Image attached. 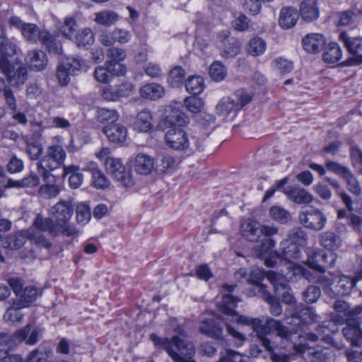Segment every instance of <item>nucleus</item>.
<instances>
[{
  "mask_svg": "<svg viewBox=\"0 0 362 362\" xmlns=\"http://www.w3.org/2000/svg\"><path fill=\"white\" fill-rule=\"evenodd\" d=\"M0 70L6 75L11 86L19 88L28 79L27 69L25 66H19L15 69L10 62L0 60Z\"/></svg>",
  "mask_w": 362,
  "mask_h": 362,
  "instance_id": "nucleus-13",
  "label": "nucleus"
},
{
  "mask_svg": "<svg viewBox=\"0 0 362 362\" xmlns=\"http://www.w3.org/2000/svg\"><path fill=\"white\" fill-rule=\"evenodd\" d=\"M107 171L123 187L133 185V180L129 170H126L121 161L115 158H109L105 161Z\"/></svg>",
  "mask_w": 362,
  "mask_h": 362,
  "instance_id": "nucleus-11",
  "label": "nucleus"
},
{
  "mask_svg": "<svg viewBox=\"0 0 362 362\" xmlns=\"http://www.w3.org/2000/svg\"><path fill=\"white\" fill-rule=\"evenodd\" d=\"M2 42L0 45V60L10 62L7 57H12L16 54L17 47L15 43L11 42L4 35H1Z\"/></svg>",
  "mask_w": 362,
  "mask_h": 362,
  "instance_id": "nucleus-42",
  "label": "nucleus"
},
{
  "mask_svg": "<svg viewBox=\"0 0 362 362\" xmlns=\"http://www.w3.org/2000/svg\"><path fill=\"white\" fill-rule=\"evenodd\" d=\"M281 274H276L270 271L268 273V280L273 285L274 291L278 298H281L282 300L287 304L295 303V298L290 292V288L284 282L283 278L290 279L289 272H286L283 269H280Z\"/></svg>",
  "mask_w": 362,
  "mask_h": 362,
  "instance_id": "nucleus-9",
  "label": "nucleus"
},
{
  "mask_svg": "<svg viewBox=\"0 0 362 362\" xmlns=\"http://www.w3.org/2000/svg\"><path fill=\"white\" fill-rule=\"evenodd\" d=\"M177 167L175 159L169 155H163L157 158L155 172L157 174L169 173Z\"/></svg>",
  "mask_w": 362,
  "mask_h": 362,
  "instance_id": "nucleus-33",
  "label": "nucleus"
},
{
  "mask_svg": "<svg viewBox=\"0 0 362 362\" xmlns=\"http://www.w3.org/2000/svg\"><path fill=\"white\" fill-rule=\"evenodd\" d=\"M280 245L282 254L279 255L274 251L270 258L266 259L265 265L268 267H274L277 265L280 267L285 266L288 270V272H291L293 275L301 274L305 279L310 281L309 272L305 268L294 264L291 261L292 259L299 257L300 245L296 244L289 238L281 242Z\"/></svg>",
  "mask_w": 362,
  "mask_h": 362,
  "instance_id": "nucleus-5",
  "label": "nucleus"
},
{
  "mask_svg": "<svg viewBox=\"0 0 362 362\" xmlns=\"http://www.w3.org/2000/svg\"><path fill=\"white\" fill-rule=\"evenodd\" d=\"M240 300L230 294L224 295L221 301L218 303L219 310L224 314L231 316L232 321L243 325L251 326L255 332L259 336L267 333L276 332L281 338L287 339L291 334L286 327L279 321L268 318L264 323L259 318H252L244 315H238L235 313L237 303Z\"/></svg>",
  "mask_w": 362,
  "mask_h": 362,
  "instance_id": "nucleus-1",
  "label": "nucleus"
},
{
  "mask_svg": "<svg viewBox=\"0 0 362 362\" xmlns=\"http://www.w3.org/2000/svg\"><path fill=\"white\" fill-rule=\"evenodd\" d=\"M199 330L202 334L215 339L221 338L223 332L222 328L214 317L203 320Z\"/></svg>",
  "mask_w": 362,
  "mask_h": 362,
  "instance_id": "nucleus-30",
  "label": "nucleus"
},
{
  "mask_svg": "<svg viewBox=\"0 0 362 362\" xmlns=\"http://www.w3.org/2000/svg\"><path fill=\"white\" fill-rule=\"evenodd\" d=\"M326 168L328 170L341 176V177L350 171V169L346 166L331 160L326 162Z\"/></svg>",
  "mask_w": 362,
  "mask_h": 362,
  "instance_id": "nucleus-62",
  "label": "nucleus"
},
{
  "mask_svg": "<svg viewBox=\"0 0 362 362\" xmlns=\"http://www.w3.org/2000/svg\"><path fill=\"white\" fill-rule=\"evenodd\" d=\"M164 93V88L156 83L145 84L139 89L141 97L151 100H156L162 98Z\"/></svg>",
  "mask_w": 362,
  "mask_h": 362,
  "instance_id": "nucleus-29",
  "label": "nucleus"
},
{
  "mask_svg": "<svg viewBox=\"0 0 362 362\" xmlns=\"http://www.w3.org/2000/svg\"><path fill=\"white\" fill-rule=\"evenodd\" d=\"M291 317L294 320V325L299 326L300 324H308L314 322L317 315L311 308H304L299 312L293 313Z\"/></svg>",
  "mask_w": 362,
  "mask_h": 362,
  "instance_id": "nucleus-35",
  "label": "nucleus"
},
{
  "mask_svg": "<svg viewBox=\"0 0 362 362\" xmlns=\"http://www.w3.org/2000/svg\"><path fill=\"white\" fill-rule=\"evenodd\" d=\"M92 184L97 189H106L110 185V181L100 170L92 176Z\"/></svg>",
  "mask_w": 362,
  "mask_h": 362,
  "instance_id": "nucleus-60",
  "label": "nucleus"
},
{
  "mask_svg": "<svg viewBox=\"0 0 362 362\" xmlns=\"http://www.w3.org/2000/svg\"><path fill=\"white\" fill-rule=\"evenodd\" d=\"M337 255L331 252L327 255L325 251L318 250L314 251L307 259L308 267L320 273L325 272V267H333L335 264Z\"/></svg>",
  "mask_w": 362,
  "mask_h": 362,
  "instance_id": "nucleus-16",
  "label": "nucleus"
},
{
  "mask_svg": "<svg viewBox=\"0 0 362 362\" xmlns=\"http://www.w3.org/2000/svg\"><path fill=\"white\" fill-rule=\"evenodd\" d=\"M38 172L41 175L44 182L39 188V194L47 199L56 197L62 190V182L57 177L54 176L50 172Z\"/></svg>",
  "mask_w": 362,
  "mask_h": 362,
  "instance_id": "nucleus-15",
  "label": "nucleus"
},
{
  "mask_svg": "<svg viewBox=\"0 0 362 362\" xmlns=\"http://www.w3.org/2000/svg\"><path fill=\"white\" fill-rule=\"evenodd\" d=\"M346 326L343 329V334L353 345L357 346L362 338V331L359 327L360 322L355 317L346 319Z\"/></svg>",
  "mask_w": 362,
  "mask_h": 362,
  "instance_id": "nucleus-24",
  "label": "nucleus"
},
{
  "mask_svg": "<svg viewBox=\"0 0 362 362\" xmlns=\"http://www.w3.org/2000/svg\"><path fill=\"white\" fill-rule=\"evenodd\" d=\"M156 161L153 157L145 153H139L136 156L133 168L139 174L149 175L155 171Z\"/></svg>",
  "mask_w": 362,
  "mask_h": 362,
  "instance_id": "nucleus-19",
  "label": "nucleus"
},
{
  "mask_svg": "<svg viewBox=\"0 0 362 362\" xmlns=\"http://www.w3.org/2000/svg\"><path fill=\"white\" fill-rule=\"evenodd\" d=\"M103 132L108 140L115 144L125 141L128 135L127 127L120 123L106 125L103 127Z\"/></svg>",
  "mask_w": 362,
  "mask_h": 362,
  "instance_id": "nucleus-18",
  "label": "nucleus"
},
{
  "mask_svg": "<svg viewBox=\"0 0 362 362\" xmlns=\"http://www.w3.org/2000/svg\"><path fill=\"white\" fill-rule=\"evenodd\" d=\"M30 328L31 325L28 324L17 330L12 336L6 334H0V359L4 357L10 349L23 341V339L30 333Z\"/></svg>",
  "mask_w": 362,
  "mask_h": 362,
  "instance_id": "nucleus-12",
  "label": "nucleus"
},
{
  "mask_svg": "<svg viewBox=\"0 0 362 362\" xmlns=\"http://www.w3.org/2000/svg\"><path fill=\"white\" fill-rule=\"evenodd\" d=\"M94 78L98 82L106 83L111 80V75L107 66H100L95 69Z\"/></svg>",
  "mask_w": 362,
  "mask_h": 362,
  "instance_id": "nucleus-63",
  "label": "nucleus"
},
{
  "mask_svg": "<svg viewBox=\"0 0 362 362\" xmlns=\"http://www.w3.org/2000/svg\"><path fill=\"white\" fill-rule=\"evenodd\" d=\"M97 119L107 125L115 124L119 119V114L115 109L99 108L96 114Z\"/></svg>",
  "mask_w": 362,
  "mask_h": 362,
  "instance_id": "nucleus-40",
  "label": "nucleus"
},
{
  "mask_svg": "<svg viewBox=\"0 0 362 362\" xmlns=\"http://www.w3.org/2000/svg\"><path fill=\"white\" fill-rule=\"evenodd\" d=\"M320 289L316 286H310L303 292L304 299L309 303L316 302L320 297Z\"/></svg>",
  "mask_w": 362,
  "mask_h": 362,
  "instance_id": "nucleus-61",
  "label": "nucleus"
},
{
  "mask_svg": "<svg viewBox=\"0 0 362 362\" xmlns=\"http://www.w3.org/2000/svg\"><path fill=\"white\" fill-rule=\"evenodd\" d=\"M110 74L113 76H123L125 74L127 69L125 66L120 62L107 61L105 63Z\"/></svg>",
  "mask_w": 362,
  "mask_h": 362,
  "instance_id": "nucleus-64",
  "label": "nucleus"
},
{
  "mask_svg": "<svg viewBox=\"0 0 362 362\" xmlns=\"http://www.w3.org/2000/svg\"><path fill=\"white\" fill-rule=\"evenodd\" d=\"M84 62L78 58L67 57L59 65L57 71V77L62 85H66L69 82L71 76L78 74L83 69Z\"/></svg>",
  "mask_w": 362,
  "mask_h": 362,
  "instance_id": "nucleus-10",
  "label": "nucleus"
},
{
  "mask_svg": "<svg viewBox=\"0 0 362 362\" xmlns=\"http://www.w3.org/2000/svg\"><path fill=\"white\" fill-rule=\"evenodd\" d=\"M267 49V43L259 37H252L247 45V52L252 57H258L263 54Z\"/></svg>",
  "mask_w": 362,
  "mask_h": 362,
  "instance_id": "nucleus-38",
  "label": "nucleus"
},
{
  "mask_svg": "<svg viewBox=\"0 0 362 362\" xmlns=\"http://www.w3.org/2000/svg\"><path fill=\"white\" fill-rule=\"evenodd\" d=\"M25 60L27 65L33 71H42L47 65V56L41 50L30 51L28 52Z\"/></svg>",
  "mask_w": 362,
  "mask_h": 362,
  "instance_id": "nucleus-21",
  "label": "nucleus"
},
{
  "mask_svg": "<svg viewBox=\"0 0 362 362\" xmlns=\"http://www.w3.org/2000/svg\"><path fill=\"white\" fill-rule=\"evenodd\" d=\"M299 17L298 11L288 7L283 8L279 14V23L284 29H289L293 27Z\"/></svg>",
  "mask_w": 362,
  "mask_h": 362,
  "instance_id": "nucleus-31",
  "label": "nucleus"
},
{
  "mask_svg": "<svg viewBox=\"0 0 362 362\" xmlns=\"http://www.w3.org/2000/svg\"><path fill=\"white\" fill-rule=\"evenodd\" d=\"M243 235L248 240L257 242L262 235L272 237L278 233V228L274 226L262 225L253 219H247L241 225Z\"/></svg>",
  "mask_w": 362,
  "mask_h": 362,
  "instance_id": "nucleus-8",
  "label": "nucleus"
},
{
  "mask_svg": "<svg viewBox=\"0 0 362 362\" xmlns=\"http://www.w3.org/2000/svg\"><path fill=\"white\" fill-rule=\"evenodd\" d=\"M185 88L187 91L193 95L201 93L204 89V80L202 77L199 76L189 77L185 83Z\"/></svg>",
  "mask_w": 362,
  "mask_h": 362,
  "instance_id": "nucleus-47",
  "label": "nucleus"
},
{
  "mask_svg": "<svg viewBox=\"0 0 362 362\" xmlns=\"http://www.w3.org/2000/svg\"><path fill=\"white\" fill-rule=\"evenodd\" d=\"M66 158V153L60 145H52L47 148L45 154L37 163L38 171L52 172L62 166Z\"/></svg>",
  "mask_w": 362,
  "mask_h": 362,
  "instance_id": "nucleus-7",
  "label": "nucleus"
},
{
  "mask_svg": "<svg viewBox=\"0 0 362 362\" xmlns=\"http://www.w3.org/2000/svg\"><path fill=\"white\" fill-rule=\"evenodd\" d=\"M63 177L69 175V184L71 188L77 189L83 183V175L80 173V168L78 165H64Z\"/></svg>",
  "mask_w": 362,
  "mask_h": 362,
  "instance_id": "nucleus-32",
  "label": "nucleus"
},
{
  "mask_svg": "<svg viewBox=\"0 0 362 362\" xmlns=\"http://www.w3.org/2000/svg\"><path fill=\"white\" fill-rule=\"evenodd\" d=\"M268 273L265 274V272L259 269L256 268L251 271L250 277L248 279V281L252 284H255L257 286L259 292L262 294V289L260 288L261 286H264L263 284H260V281L264 278L265 276L268 278Z\"/></svg>",
  "mask_w": 362,
  "mask_h": 362,
  "instance_id": "nucleus-59",
  "label": "nucleus"
},
{
  "mask_svg": "<svg viewBox=\"0 0 362 362\" xmlns=\"http://www.w3.org/2000/svg\"><path fill=\"white\" fill-rule=\"evenodd\" d=\"M33 226L40 231H48L53 236H58L60 230L51 218H43L37 214L34 220Z\"/></svg>",
  "mask_w": 362,
  "mask_h": 362,
  "instance_id": "nucleus-28",
  "label": "nucleus"
},
{
  "mask_svg": "<svg viewBox=\"0 0 362 362\" xmlns=\"http://www.w3.org/2000/svg\"><path fill=\"white\" fill-rule=\"evenodd\" d=\"M345 182L347 189L352 194L358 196L361 194V187L356 176L350 170L342 177Z\"/></svg>",
  "mask_w": 362,
  "mask_h": 362,
  "instance_id": "nucleus-49",
  "label": "nucleus"
},
{
  "mask_svg": "<svg viewBox=\"0 0 362 362\" xmlns=\"http://www.w3.org/2000/svg\"><path fill=\"white\" fill-rule=\"evenodd\" d=\"M8 24L21 30L25 40L30 44L42 43L50 52L61 54L62 46L56 41L55 36L47 30H42L35 23H24L19 17L9 18Z\"/></svg>",
  "mask_w": 362,
  "mask_h": 362,
  "instance_id": "nucleus-4",
  "label": "nucleus"
},
{
  "mask_svg": "<svg viewBox=\"0 0 362 362\" xmlns=\"http://www.w3.org/2000/svg\"><path fill=\"white\" fill-rule=\"evenodd\" d=\"M39 126L42 128L68 129L71 124L66 119L61 117H53L41 122Z\"/></svg>",
  "mask_w": 362,
  "mask_h": 362,
  "instance_id": "nucleus-46",
  "label": "nucleus"
},
{
  "mask_svg": "<svg viewBox=\"0 0 362 362\" xmlns=\"http://www.w3.org/2000/svg\"><path fill=\"white\" fill-rule=\"evenodd\" d=\"M119 16L112 11H103L95 14V22L100 25L110 26L117 23Z\"/></svg>",
  "mask_w": 362,
  "mask_h": 362,
  "instance_id": "nucleus-39",
  "label": "nucleus"
},
{
  "mask_svg": "<svg viewBox=\"0 0 362 362\" xmlns=\"http://www.w3.org/2000/svg\"><path fill=\"white\" fill-rule=\"evenodd\" d=\"M76 24L74 18L66 17L60 27V31L67 38H71L76 31Z\"/></svg>",
  "mask_w": 362,
  "mask_h": 362,
  "instance_id": "nucleus-56",
  "label": "nucleus"
},
{
  "mask_svg": "<svg viewBox=\"0 0 362 362\" xmlns=\"http://www.w3.org/2000/svg\"><path fill=\"white\" fill-rule=\"evenodd\" d=\"M37 296V290L34 286H26L17 296L18 300H13L21 307L28 308L34 302Z\"/></svg>",
  "mask_w": 362,
  "mask_h": 362,
  "instance_id": "nucleus-37",
  "label": "nucleus"
},
{
  "mask_svg": "<svg viewBox=\"0 0 362 362\" xmlns=\"http://www.w3.org/2000/svg\"><path fill=\"white\" fill-rule=\"evenodd\" d=\"M238 112V106L232 97L222 98L216 106V113L220 117H227L231 114L235 115Z\"/></svg>",
  "mask_w": 362,
  "mask_h": 362,
  "instance_id": "nucleus-25",
  "label": "nucleus"
},
{
  "mask_svg": "<svg viewBox=\"0 0 362 362\" xmlns=\"http://www.w3.org/2000/svg\"><path fill=\"white\" fill-rule=\"evenodd\" d=\"M276 242L271 237H267L260 240V243L255 245L252 250V255L259 259H264V261L267 258H270L274 252H272V250L275 247Z\"/></svg>",
  "mask_w": 362,
  "mask_h": 362,
  "instance_id": "nucleus-23",
  "label": "nucleus"
},
{
  "mask_svg": "<svg viewBox=\"0 0 362 362\" xmlns=\"http://www.w3.org/2000/svg\"><path fill=\"white\" fill-rule=\"evenodd\" d=\"M262 289V298L270 305V312L274 316H279L282 313V308L279 303L266 290V287L261 286Z\"/></svg>",
  "mask_w": 362,
  "mask_h": 362,
  "instance_id": "nucleus-51",
  "label": "nucleus"
},
{
  "mask_svg": "<svg viewBox=\"0 0 362 362\" xmlns=\"http://www.w3.org/2000/svg\"><path fill=\"white\" fill-rule=\"evenodd\" d=\"M74 206L70 201L61 200L50 209V214L55 219V223L62 235L67 237H76L78 234L76 228L70 224Z\"/></svg>",
  "mask_w": 362,
  "mask_h": 362,
  "instance_id": "nucleus-6",
  "label": "nucleus"
},
{
  "mask_svg": "<svg viewBox=\"0 0 362 362\" xmlns=\"http://www.w3.org/2000/svg\"><path fill=\"white\" fill-rule=\"evenodd\" d=\"M341 56L342 52L339 45L336 42H331L323 54V60L329 64H335L341 59Z\"/></svg>",
  "mask_w": 362,
  "mask_h": 362,
  "instance_id": "nucleus-41",
  "label": "nucleus"
},
{
  "mask_svg": "<svg viewBox=\"0 0 362 362\" xmlns=\"http://www.w3.org/2000/svg\"><path fill=\"white\" fill-rule=\"evenodd\" d=\"M218 362H250V358L239 352L227 350L226 354L223 355Z\"/></svg>",
  "mask_w": 362,
  "mask_h": 362,
  "instance_id": "nucleus-53",
  "label": "nucleus"
},
{
  "mask_svg": "<svg viewBox=\"0 0 362 362\" xmlns=\"http://www.w3.org/2000/svg\"><path fill=\"white\" fill-rule=\"evenodd\" d=\"M320 245L329 251L337 250L341 245V240L335 233L326 231L320 235Z\"/></svg>",
  "mask_w": 362,
  "mask_h": 362,
  "instance_id": "nucleus-36",
  "label": "nucleus"
},
{
  "mask_svg": "<svg viewBox=\"0 0 362 362\" xmlns=\"http://www.w3.org/2000/svg\"><path fill=\"white\" fill-rule=\"evenodd\" d=\"M300 223L305 228L320 230L325 226L327 218L322 212L316 209H308L299 213Z\"/></svg>",
  "mask_w": 362,
  "mask_h": 362,
  "instance_id": "nucleus-14",
  "label": "nucleus"
},
{
  "mask_svg": "<svg viewBox=\"0 0 362 362\" xmlns=\"http://www.w3.org/2000/svg\"><path fill=\"white\" fill-rule=\"evenodd\" d=\"M28 238L33 241L35 244L40 247L45 248H50L52 244L50 242L42 235L38 232H34L33 230H29L26 232Z\"/></svg>",
  "mask_w": 362,
  "mask_h": 362,
  "instance_id": "nucleus-54",
  "label": "nucleus"
},
{
  "mask_svg": "<svg viewBox=\"0 0 362 362\" xmlns=\"http://www.w3.org/2000/svg\"><path fill=\"white\" fill-rule=\"evenodd\" d=\"M177 335L170 340L166 338L158 337L155 334L150 335V339L155 345L164 349L168 355L177 362H196L192 359L195 349L193 344L185 339L184 330L178 327L175 330Z\"/></svg>",
  "mask_w": 362,
  "mask_h": 362,
  "instance_id": "nucleus-3",
  "label": "nucleus"
},
{
  "mask_svg": "<svg viewBox=\"0 0 362 362\" xmlns=\"http://www.w3.org/2000/svg\"><path fill=\"white\" fill-rule=\"evenodd\" d=\"M209 74L212 81L220 82L227 76V69L219 61L213 62L209 66Z\"/></svg>",
  "mask_w": 362,
  "mask_h": 362,
  "instance_id": "nucleus-43",
  "label": "nucleus"
},
{
  "mask_svg": "<svg viewBox=\"0 0 362 362\" xmlns=\"http://www.w3.org/2000/svg\"><path fill=\"white\" fill-rule=\"evenodd\" d=\"M300 13L306 22L316 21L320 16V7L317 0H303L300 3Z\"/></svg>",
  "mask_w": 362,
  "mask_h": 362,
  "instance_id": "nucleus-20",
  "label": "nucleus"
},
{
  "mask_svg": "<svg viewBox=\"0 0 362 362\" xmlns=\"http://www.w3.org/2000/svg\"><path fill=\"white\" fill-rule=\"evenodd\" d=\"M185 75V70L181 66L175 67L169 74V84L173 88L179 87L183 83Z\"/></svg>",
  "mask_w": 362,
  "mask_h": 362,
  "instance_id": "nucleus-50",
  "label": "nucleus"
},
{
  "mask_svg": "<svg viewBox=\"0 0 362 362\" xmlns=\"http://www.w3.org/2000/svg\"><path fill=\"white\" fill-rule=\"evenodd\" d=\"M325 44V40L320 33H310L302 40L303 49L309 53L320 52Z\"/></svg>",
  "mask_w": 362,
  "mask_h": 362,
  "instance_id": "nucleus-22",
  "label": "nucleus"
},
{
  "mask_svg": "<svg viewBox=\"0 0 362 362\" xmlns=\"http://www.w3.org/2000/svg\"><path fill=\"white\" fill-rule=\"evenodd\" d=\"M240 47L241 43L238 40L229 39L222 47L221 55L226 58L233 57L240 52Z\"/></svg>",
  "mask_w": 362,
  "mask_h": 362,
  "instance_id": "nucleus-44",
  "label": "nucleus"
},
{
  "mask_svg": "<svg viewBox=\"0 0 362 362\" xmlns=\"http://www.w3.org/2000/svg\"><path fill=\"white\" fill-rule=\"evenodd\" d=\"M181 104L174 103L168 107V114L160 122V127L168 129L165 141L168 146L175 151H187L189 149L190 144L187 133L180 127L189 123L188 117L180 110Z\"/></svg>",
  "mask_w": 362,
  "mask_h": 362,
  "instance_id": "nucleus-2",
  "label": "nucleus"
},
{
  "mask_svg": "<svg viewBox=\"0 0 362 362\" xmlns=\"http://www.w3.org/2000/svg\"><path fill=\"white\" fill-rule=\"evenodd\" d=\"M90 218V211L88 205L82 203L76 207V220L78 223L85 224Z\"/></svg>",
  "mask_w": 362,
  "mask_h": 362,
  "instance_id": "nucleus-58",
  "label": "nucleus"
},
{
  "mask_svg": "<svg viewBox=\"0 0 362 362\" xmlns=\"http://www.w3.org/2000/svg\"><path fill=\"white\" fill-rule=\"evenodd\" d=\"M93 42V33L90 28H84L76 36V43L79 47H86L92 45Z\"/></svg>",
  "mask_w": 362,
  "mask_h": 362,
  "instance_id": "nucleus-48",
  "label": "nucleus"
},
{
  "mask_svg": "<svg viewBox=\"0 0 362 362\" xmlns=\"http://www.w3.org/2000/svg\"><path fill=\"white\" fill-rule=\"evenodd\" d=\"M269 216L275 221L286 223L291 220L290 213L280 206H273L269 209Z\"/></svg>",
  "mask_w": 362,
  "mask_h": 362,
  "instance_id": "nucleus-45",
  "label": "nucleus"
},
{
  "mask_svg": "<svg viewBox=\"0 0 362 362\" xmlns=\"http://www.w3.org/2000/svg\"><path fill=\"white\" fill-rule=\"evenodd\" d=\"M23 308H25L21 307V305L13 301L3 315L4 320L11 325H18L21 324L24 317V314L22 312Z\"/></svg>",
  "mask_w": 362,
  "mask_h": 362,
  "instance_id": "nucleus-26",
  "label": "nucleus"
},
{
  "mask_svg": "<svg viewBox=\"0 0 362 362\" xmlns=\"http://www.w3.org/2000/svg\"><path fill=\"white\" fill-rule=\"evenodd\" d=\"M233 99L235 100V103L238 106L240 111L245 105H247L252 99V95L244 89L237 90L234 95Z\"/></svg>",
  "mask_w": 362,
  "mask_h": 362,
  "instance_id": "nucleus-52",
  "label": "nucleus"
},
{
  "mask_svg": "<svg viewBox=\"0 0 362 362\" xmlns=\"http://www.w3.org/2000/svg\"><path fill=\"white\" fill-rule=\"evenodd\" d=\"M134 129L139 132H147L153 127V116L148 110L140 111L133 124Z\"/></svg>",
  "mask_w": 362,
  "mask_h": 362,
  "instance_id": "nucleus-27",
  "label": "nucleus"
},
{
  "mask_svg": "<svg viewBox=\"0 0 362 362\" xmlns=\"http://www.w3.org/2000/svg\"><path fill=\"white\" fill-rule=\"evenodd\" d=\"M250 25V19L243 13L238 14L237 16H235L233 22L232 26L237 31L243 32L247 30Z\"/></svg>",
  "mask_w": 362,
  "mask_h": 362,
  "instance_id": "nucleus-57",
  "label": "nucleus"
},
{
  "mask_svg": "<svg viewBox=\"0 0 362 362\" xmlns=\"http://www.w3.org/2000/svg\"><path fill=\"white\" fill-rule=\"evenodd\" d=\"M283 192L298 204H308L313 200V195L299 186H288L283 189Z\"/></svg>",
  "mask_w": 362,
  "mask_h": 362,
  "instance_id": "nucleus-17",
  "label": "nucleus"
},
{
  "mask_svg": "<svg viewBox=\"0 0 362 362\" xmlns=\"http://www.w3.org/2000/svg\"><path fill=\"white\" fill-rule=\"evenodd\" d=\"M185 105L187 110L192 113L202 112L204 102L200 98L188 97L185 99Z\"/></svg>",
  "mask_w": 362,
  "mask_h": 362,
  "instance_id": "nucleus-55",
  "label": "nucleus"
},
{
  "mask_svg": "<svg viewBox=\"0 0 362 362\" xmlns=\"http://www.w3.org/2000/svg\"><path fill=\"white\" fill-rule=\"evenodd\" d=\"M339 39L343 42L347 50L353 54H359L362 52V37H349L347 33H341Z\"/></svg>",
  "mask_w": 362,
  "mask_h": 362,
  "instance_id": "nucleus-34",
  "label": "nucleus"
}]
</instances>
